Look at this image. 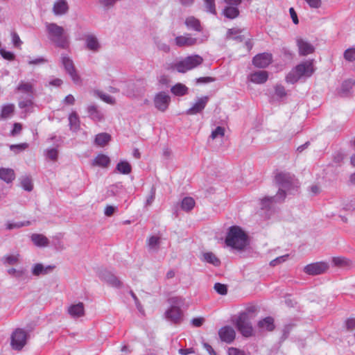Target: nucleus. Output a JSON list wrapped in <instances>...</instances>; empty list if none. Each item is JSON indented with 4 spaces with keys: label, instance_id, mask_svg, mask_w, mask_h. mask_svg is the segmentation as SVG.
Here are the masks:
<instances>
[{
    "label": "nucleus",
    "instance_id": "79ce46f5",
    "mask_svg": "<svg viewBox=\"0 0 355 355\" xmlns=\"http://www.w3.org/2000/svg\"><path fill=\"white\" fill-rule=\"evenodd\" d=\"M147 244L150 250L157 252L159 248L160 238L157 236H152L148 239Z\"/></svg>",
    "mask_w": 355,
    "mask_h": 355
},
{
    "label": "nucleus",
    "instance_id": "e2e57ef3",
    "mask_svg": "<svg viewBox=\"0 0 355 355\" xmlns=\"http://www.w3.org/2000/svg\"><path fill=\"white\" fill-rule=\"evenodd\" d=\"M228 355H245L243 350L236 347H230L227 351Z\"/></svg>",
    "mask_w": 355,
    "mask_h": 355
},
{
    "label": "nucleus",
    "instance_id": "6e6d98bb",
    "mask_svg": "<svg viewBox=\"0 0 355 355\" xmlns=\"http://www.w3.org/2000/svg\"><path fill=\"white\" fill-rule=\"evenodd\" d=\"M288 254H284L283 256H280L279 257H277L276 259L272 260L270 262V265L271 266H275L277 265H278L279 263H283L284 261H286L288 257Z\"/></svg>",
    "mask_w": 355,
    "mask_h": 355
},
{
    "label": "nucleus",
    "instance_id": "864d4df0",
    "mask_svg": "<svg viewBox=\"0 0 355 355\" xmlns=\"http://www.w3.org/2000/svg\"><path fill=\"white\" fill-rule=\"evenodd\" d=\"M214 290L220 295H224L227 293V286L220 283H216L214 284Z\"/></svg>",
    "mask_w": 355,
    "mask_h": 355
},
{
    "label": "nucleus",
    "instance_id": "c85d7f7f",
    "mask_svg": "<svg viewBox=\"0 0 355 355\" xmlns=\"http://www.w3.org/2000/svg\"><path fill=\"white\" fill-rule=\"evenodd\" d=\"M33 98L34 97L24 98L21 96L18 103L19 107L24 110L25 112H31L34 105Z\"/></svg>",
    "mask_w": 355,
    "mask_h": 355
},
{
    "label": "nucleus",
    "instance_id": "1a4fd4ad",
    "mask_svg": "<svg viewBox=\"0 0 355 355\" xmlns=\"http://www.w3.org/2000/svg\"><path fill=\"white\" fill-rule=\"evenodd\" d=\"M180 299L178 297H173L170 299V302L173 305L166 311V317L168 320L174 323H179L182 320V312L180 307L176 306L179 303Z\"/></svg>",
    "mask_w": 355,
    "mask_h": 355
},
{
    "label": "nucleus",
    "instance_id": "338daca9",
    "mask_svg": "<svg viewBox=\"0 0 355 355\" xmlns=\"http://www.w3.org/2000/svg\"><path fill=\"white\" fill-rule=\"evenodd\" d=\"M205 322V318L202 317L195 318L191 320V324L193 327H200Z\"/></svg>",
    "mask_w": 355,
    "mask_h": 355
},
{
    "label": "nucleus",
    "instance_id": "de8ad7c7",
    "mask_svg": "<svg viewBox=\"0 0 355 355\" xmlns=\"http://www.w3.org/2000/svg\"><path fill=\"white\" fill-rule=\"evenodd\" d=\"M21 185L22 188L27 191H31L33 188L31 179L27 176L23 177L21 178Z\"/></svg>",
    "mask_w": 355,
    "mask_h": 355
},
{
    "label": "nucleus",
    "instance_id": "423d86ee",
    "mask_svg": "<svg viewBox=\"0 0 355 355\" xmlns=\"http://www.w3.org/2000/svg\"><path fill=\"white\" fill-rule=\"evenodd\" d=\"M250 319L249 313L243 312L240 313L236 321L237 329L245 337H250L253 335V328Z\"/></svg>",
    "mask_w": 355,
    "mask_h": 355
},
{
    "label": "nucleus",
    "instance_id": "680f3d73",
    "mask_svg": "<svg viewBox=\"0 0 355 355\" xmlns=\"http://www.w3.org/2000/svg\"><path fill=\"white\" fill-rule=\"evenodd\" d=\"M214 81H215V78L212 77H201L196 80L197 84H207Z\"/></svg>",
    "mask_w": 355,
    "mask_h": 355
},
{
    "label": "nucleus",
    "instance_id": "8fccbe9b",
    "mask_svg": "<svg viewBox=\"0 0 355 355\" xmlns=\"http://www.w3.org/2000/svg\"><path fill=\"white\" fill-rule=\"evenodd\" d=\"M225 135V128L221 126H218L211 132L210 137L215 139L218 137H223Z\"/></svg>",
    "mask_w": 355,
    "mask_h": 355
},
{
    "label": "nucleus",
    "instance_id": "4c0bfd02",
    "mask_svg": "<svg viewBox=\"0 0 355 355\" xmlns=\"http://www.w3.org/2000/svg\"><path fill=\"white\" fill-rule=\"evenodd\" d=\"M195 205L196 202L193 198L185 197L181 202V209L186 212H189L193 209Z\"/></svg>",
    "mask_w": 355,
    "mask_h": 355
},
{
    "label": "nucleus",
    "instance_id": "a18cd8bd",
    "mask_svg": "<svg viewBox=\"0 0 355 355\" xmlns=\"http://www.w3.org/2000/svg\"><path fill=\"white\" fill-rule=\"evenodd\" d=\"M204 7L207 12L216 14L215 0H203Z\"/></svg>",
    "mask_w": 355,
    "mask_h": 355
},
{
    "label": "nucleus",
    "instance_id": "7ed1b4c3",
    "mask_svg": "<svg viewBox=\"0 0 355 355\" xmlns=\"http://www.w3.org/2000/svg\"><path fill=\"white\" fill-rule=\"evenodd\" d=\"M247 235L241 227L232 226L227 232L225 243L232 248L242 250L247 245Z\"/></svg>",
    "mask_w": 355,
    "mask_h": 355
},
{
    "label": "nucleus",
    "instance_id": "ea45409f",
    "mask_svg": "<svg viewBox=\"0 0 355 355\" xmlns=\"http://www.w3.org/2000/svg\"><path fill=\"white\" fill-rule=\"evenodd\" d=\"M116 171L124 175H128L132 171V166L127 161H120L116 167Z\"/></svg>",
    "mask_w": 355,
    "mask_h": 355
},
{
    "label": "nucleus",
    "instance_id": "0eeeda50",
    "mask_svg": "<svg viewBox=\"0 0 355 355\" xmlns=\"http://www.w3.org/2000/svg\"><path fill=\"white\" fill-rule=\"evenodd\" d=\"M61 62L65 71L69 75L73 82L75 84H80L81 83V78L75 68L73 60L67 55H62Z\"/></svg>",
    "mask_w": 355,
    "mask_h": 355
},
{
    "label": "nucleus",
    "instance_id": "c03bdc74",
    "mask_svg": "<svg viewBox=\"0 0 355 355\" xmlns=\"http://www.w3.org/2000/svg\"><path fill=\"white\" fill-rule=\"evenodd\" d=\"M110 162V158L103 154H100L96 157V158L94 160V164L102 166V167H107Z\"/></svg>",
    "mask_w": 355,
    "mask_h": 355
},
{
    "label": "nucleus",
    "instance_id": "052dcab7",
    "mask_svg": "<svg viewBox=\"0 0 355 355\" xmlns=\"http://www.w3.org/2000/svg\"><path fill=\"white\" fill-rule=\"evenodd\" d=\"M0 54L4 59L8 60H13L15 58V55L13 53L10 51H6L3 49H0Z\"/></svg>",
    "mask_w": 355,
    "mask_h": 355
},
{
    "label": "nucleus",
    "instance_id": "393cba45",
    "mask_svg": "<svg viewBox=\"0 0 355 355\" xmlns=\"http://www.w3.org/2000/svg\"><path fill=\"white\" fill-rule=\"evenodd\" d=\"M268 78V72L266 71H259L251 73L249 79L251 82L257 84H262L266 82Z\"/></svg>",
    "mask_w": 355,
    "mask_h": 355
},
{
    "label": "nucleus",
    "instance_id": "9b49d317",
    "mask_svg": "<svg viewBox=\"0 0 355 355\" xmlns=\"http://www.w3.org/2000/svg\"><path fill=\"white\" fill-rule=\"evenodd\" d=\"M329 268L328 263L324 261L315 262L306 265L304 272L309 275H318L325 272Z\"/></svg>",
    "mask_w": 355,
    "mask_h": 355
},
{
    "label": "nucleus",
    "instance_id": "f3484780",
    "mask_svg": "<svg viewBox=\"0 0 355 355\" xmlns=\"http://www.w3.org/2000/svg\"><path fill=\"white\" fill-rule=\"evenodd\" d=\"M33 82L20 81L16 87V92L26 95V97H34L35 89Z\"/></svg>",
    "mask_w": 355,
    "mask_h": 355
},
{
    "label": "nucleus",
    "instance_id": "b1692460",
    "mask_svg": "<svg viewBox=\"0 0 355 355\" xmlns=\"http://www.w3.org/2000/svg\"><path fill=\"white\" fill-rule=\"evenodd\" d=\"M127 89L125 91V94L127 96L131 98H135L142 95L144 93V88H138L137 84L129 83L127 85Z\"/></svg>",
    "mask_w": 355,
    "mask_h": 355
},
{
    "label": "nucleus",
    "instance_id": "20e7f679",
    "mask_svg": "<svg viewBox=\"0 0 355 355\" xmlns=\"http://www.w3.org/2000/svg\"><path fill=\"white\" fill-rule=\"evenodd\" d=\"M46 30L49 38L55 44L62 49H66L68 46V38L64 34V28L55 23H46Z\"/></svg>",
    "mask_w": 355,
    "mask_h": 355
},
{
    "label": "nucleus",
    "instance_id": "3c124183",
    "mask_svg": "<svg viewBox=\"0 0 355 355\" xmlns=\"http://www.w3.org/2000/svg\"><path fill=\"white\" fill-rule=\"evenodd\" d=\"M344 58L346 60L352 62L355 60V48H350L345 51Z\"/></svg>",
    "mask_w": 355,
    "mask_h": 355
},
{
    "label": "nucleus",
    "instance_id": "13d9d810",
    "mask_svg": "<svg viewBox=\"0 0 355 355\" xmlns=\"http://www.w3.org/2000/svg\"><path fill=\"white\" fill-rule=\"evenodd\" d=\"M275 90V94L280 98H283L286 96V89H285L284 87L281 85H276Z\"/></svg>",
    "mask_w": 355,
    "mask_h": 355
},
{
    "label": "nucleus",
    "instance_id": "2f4dec72",
    "mask_svg": "<svg viewBox=\"0 0 355 355\" xmlns=\"http://www.w3.org/2000/svg\"><path fill=\"white\" fill-rule=\"evenodd\" d=\"M80 119L76 112H71L69 116V125L70 130L76 132L80 129Z\"/></svg>",
    "mask_w": 355,
    "mask_h": 355
},
{
    "label": "nucleus",
    "instance_id": "09e8293b",
    "mask_svg": "<svg viewBox=\"0 0 355 355\" xmlns=\"http://www.w3.org/2000/svg\"><path fill=\"white\" fill-rule=\"evenodd\" d=\"M123 190V186L122 183L118 182L115 184L110 186L108 192L112 196H117Z\"/></svg>",
    "mask_w": 355,
    "mask_h": 355
},
{
    "label": "nucleus",
    "instance_id": "69168bd1",
    "mask_svg": "<svg viewBox=\"0 0 355 355\" xmlns=\"http://www.w3.org/2000/svg\"><path fill=\"white\" fill-rule=\"evenodd\" d=\"M156 45L159 50L164 52L168 53L170 51L169 46L166 43L162 42L161 41H156Z\"/></svg>",
    "mask_w": 355,
    "mask_h": 355
},
{
    "label": "nucleus",
    "instance_id": "f704fd0d",
    "mask_svg": "<svg viewBox=\"0 0 355 355\" xmlns=\"http://www.w3.org/2000/svg\"><path fill=\"white\" fill-rule=\"evenodd\" d=\"M87 112L89 116L94 121H99L103 119V114L97 109L96 105H89L87 107Z\"/></svg>",
    "mask_w": 355,
    "mask_h": 355
},
{
    "label": "nucleus",
    "instance_id": "6e6552de",
    "mask_svg": "<svg viewBox=\"0 0 355 355\" xmlns=\"http://www.w3.org/2000/svg\"><path fill=\"white\" fill-rule=\"evenodd\" d=\"M28 334L22 329H17L11 336V345L15 350H21L26 344Z\"/></svg>",
    "mask_w": 355,
    "mask_h": 355
},
{
    "label": "nucleus",
    "instance_id": "a878e982",
    "mask_svg": "<svg viewBox=\"0 0 355 355\" xmlns=\"http://www.w3.org/2000/svg\"><path fill=\"white\" fill-rule=\"evenodd\" d=\"M69 6L65 0H59L56 1L53 8V11L55 15H62L67 12Z\"/></svg>",
    "mask_w": 355,
    "mask_h": 355
},
{
    "label": "nucleus",
    "instance_id": "0e129e2a",
    "mask_svg": "<svg viewBox=\"0 0 355 355\" xmlns=\"http://www.w3.org/2000/svg\"><path fill=\"white\" fill-rule=\"evenodd\" d=\"M312 8H319L321 6V0H304Z\"/></svg>",
    "mask_w": 355,
    "mask_h": 355
},
{
    "label": "nucleus",
    "instance_id": "5701e85b",
    "mask_svg": "<svg viewBox=\"0 0 355 355\" xmlns=\"http://www.w3.org/2000/svg\"><path fill=\"white\" fill-rule=\"evenodd\" d=\"M257 327L260 331H273L275 327L273 318L268 316L262 320H260L258 322Z\"/></svg>",
    "mask_w": 355,
    "mask_h": 355
},
{
    "label": "nucleus",
    "instance_id": "c9c22d12",
    "mask_svg": "<svg viewBox=\"0 0 355 355\" xmlns=\"http://www.w3.org/2000/svg\"><path fill=\"white\" fill-rule=\"evenodd\" d=\"M185 24L189 28H191L196 31H201V25L200 21L196 17H189L185 20Z\"/></svg>",
    "mask_w": 355,
    "mask_h": 355
},
{
    "label": "nucleus",
    "instance_id": "473e14b6",
    "mask_svg": "<svg viewBox=\"0 0 355 355\" xmlns=\"http://www.w3.org/2000/svg\"><path fill=\"white\" fill-rule=\"evenodd\" d=\"M31 240L34 244L39 247H45L49 245V239L42 234H33L31 236Z\"/></svg>",
    "mask_w": 355,
    "mask_h": 355
},
{
    "label": "nucleus",
    "instance_id": "58836bf2",
    "mask_svg": "<svg viewBox=\"0 0 355 355\" xmlns=\"http://www.w3.org/2000/svg\"><path fill=\"white\" fill-rule=\"evenodd\" d=\"M223 13L227 18L232 19L239 15V10L238 7L227 6L224 8Z\"/></svg>",
    "mask_w": 355,
    "mask_h": 355
},
{
    "label": "nucleus",
    "instance_id": "e433bc0d",
    "mask_svg": "<svg viewBox=\"0 0 355 355\" xmlns=\"http://www.w3.org/2000/svg\"><path fill=\"white\" fill-rule=\"evenodd\" d=\"M4 265H16L20 262V254L19 253L6 255L2 258Z\"/></svg>",
    "mask_w": 355,
    "mask_h": 355
},
{
    "label": "nucleus",
    "instance_id": "9d476101",
    "mask_svg": "<svg viewBox=\"0 0 355 355\" xmlns=\"http://www.w3.org/2000/svg\"><path fill=\"white\" fill-rule=\"evenodd\" d=\"M153 103L156 109L165 112L171 103V96L165 92H159L155 94Z\"/></svg>",
    "mask_w": 355,
    "mask_h": 355
},
{
    "label": "nucleus",
    "instance_id": "c756f323",
    "mask_svg": "<svg viewBox=\"0 0 355 355\" xmlns=\"http://www.w3.org/2000/svg\"><path fill=\"white\" fill-rule=\"evenodd\" d=\"M15 178V172L11 168H0V179L7 183L11 182Z\"/></svg>",
    "mask_w": 355,
    "mask_h": 355
},
{
    "label": "nucleus",
    "instance_id": "ddd939ff",
    "mask_svg": "<svg viewBox=\"0 0 355 355\" xmlns=\"http://www.w3.org/2000/svg\"><path fill=\"white\" fill-rule=\"evenodd\" d=\"M272 60V55L269 53L257 54L252 59L253 64L258 68H266Z\"/></svg>",
    "mask_w": 355,
    "mask_h": 355
},
{
    "label": "nucleus",
    "instance_id": "dca6fc26",
    "mask_svg": "<svg viewBox=\"0 0 355 355\" xmlns=\"http://www.w3.org/2000/svg\"><path fill=\"white\" fill-rule=\"evenodd\" d=\"M220 339L226 343H232L236 337L235 330L230 326L221 327L218 331Z\"/></svg>",
    "mask_w": 355,
    "mask_h": 355
},
{
    "label": "nucleus",
    "instance_id": "4be33fe9",
    "mask_svg": "<svg viewBox=\"0 0 355 355\" xmlns=\"http://www.w3.org/2000/svg\"><path fill=\"white\" fill-rule=\"evenodd\" d=\"M175 44L180 47L191 46L197 44L198 40L191 37L189 35L178 36L175 39Z\"/></svg>",
    "mask_w": 355,
    "mask_h": 355
},
{
    "label": "nucleus",
    "instance_id": "f8f14e48",
    "mask_svg": "<svg viewBox=\"0 0 355 355\" xmlns=\"http://www.w3.org/2000/svg\"><path fill=\"white\" fill-rule=\"evenodd\" d=\"M209 101L208 96L198 98L192 106L186 111L187 115H195L201 113Z\"/></svg>",
    "mask_w": 355,
    "mask_h": 355
},
{
    "label": "nucleus",
    "instance_id": "603ef678",
    "mask_svg": "<svg viewBox=\"0 0 355 355\" xmlns=\"http://www.w3.org/2000/svg\"><path fill=\"white\" fill-rule=\"evenodd\" d=\"M47 158L52 161H56L58 159V151L56 148L47 149L45 152Z\"/></svg>",
    "mask_w": 355,
    "mask_h": 355
},
{
    "label": "nucleus",
    "instance_id": "49530a36",
    "mask_svg": "<svg viewBox=\"0 0 355 355\" xmlns=\"http://www.w3.org/2000/svg\"><path fill=\"white\" fill-rule=\"evenodd\" d=\"M31 224L30 221H24V222H17L12 223L10 221H8L6 224L7 230H12V229H18L24 226H28Z\"/></svg>",
    "mask_w": 355,
    "mask_h": 355
},
{
    "label": "nucleus",
    "instance_id": "aec40b11",
    "mask_svg": "<svg viewBox=\"0 0 355 355\" xmlns=\"http://www.w3.org/2000/svg\"><path fill=\"white\" fill-rule=\"evenodd\" d=\"M67 313L73 318H78L85 315V306L83 302L70 305L67 309Z\"/></svg>",
    "mask_w": 355,
    "mask_h": 355
},
{
    "label": "nucleus",
    "instance_id": "774afa93",
    "mask_svg": "<svg viewBox=\"0 0 355 355\" xmlns=\"http://www.w3.org/2000/svg\"><path fill=\"white\" fill-rule=\"evenodd\" d=\"M11 36H12V40L13 44L17 47L20 46V45L21 44V41L18 34L15 32H12L11 33Z\"/></svg>",
    "mask_w": 355,
    "mask_h": 355
},
{
    "label": "nucleus",
    "instance_id": "bf43d9fd",
    "mask_svg": "<svg viewBox=\"0 0 355 355\" xmlns=\"http://www.w3.org/2000/svg\"><path fill=\"white\" fill-rule=\"evenodd\" d=\"M28 147V144L26 143H23L17 145H10V148L11 150L15 152H19L25 150Z\"/></svg>",
    "mask_w": 355,
    "mask_h": 355
},
{
    "label": "nucleus",
    "instance_id": "37998d69",
    "mask_svg": "<svg viewBox=\"0 0 355 355\" xmlns=\"http://www.w3.org/2000/svg\"><path fill=\"white\" fill-rule=\"evenodd\" d=\"M111 139V137L107 133H100L96 136L94 143L97 146H103L107 144Z\"/></svg>",
    "mask_w": 355,
    "mask_h": 355
},
{
    "label": "nucleus",
    "instance_id": "412c9836",
    "mask_svg": "<svg viewBox=\"0 0 355 355\" xmlns=\"http://www.w3.org/2000/svg\"><path fill=\"white\" fill-rule=\"evenodd\" d=\"M54 268L55 266H44L42 263H35L31 268V272L33 276L38 277L51 272Z\"/></svg>",
    "mask_w": 355,
    "mask_h": 355
},
{
    "label": "nucleus",
    "instance_id": "f03ea898",
    "mask_svg": "<svg viewBox=\"0 0 355 355\" xmlns=\"http://www.w3.org/2000/svg\"><path fill=\"white\" fill-rule=\"evenodd\" d=\"M313 60H306L297 64L286 76L287 83L294 84L302 78H309L314 73Z\"/></svg>",
    "mask_w": 355,
    "mask_h": 355
},
{
    "label": "nucleus",
    "instance_id": "4468645a",
    "mask_svg": "<svg viewBox=\"0 0 355 355\" xmlns=\"http://www.w3.org/2000/svg\"><path fill=\"white\" fill-rule=\"evenodd\" d=\"M98 277L113 287L121 288L122 286V282L114 275L106 270L100 271Z\"/></svg>",
    "mask_w": 355,
    "mask_h": 355
},
{
    "label": "nucleus",
    "instance_id": "72a5a7b5",
    "mask_svg": "<svg viewBox=\"0 0 355 355\" xmlns=\"http://www.w3.org/2000/svg\"><path fill=\"white\" fill-rule=\"evenodd\" d=\"M171 92L175 96H182L188 94L189 88L182 83H177L171 88Z\"/></svg>",
    "mask_w": 355,
    "mask_h": 355
},
{
    "label": "nucleus",
    "instance_id": "f257e3e1",
    "mask_svg": "<svg viewBox=\"0 0 355 355\" xmlns=\"http://www.w3.org/2000/svg\"><path fill=\"white\" fill-rule=\"evenodd\" d=\"M276 184L279 186V191L276 196L272 197H265L261 201V208L266 209L270 207L273 202H279L284 200L286 192L290 193L297 191L299 182L295 176L287 173H279L276 175L275 178Z\"/></svg>",
    "mask_w": 355,
    "mask_h": 355
},
{
    "label": "nucleus",
    "instance_id": "39448f33",
    "mask_svg": "<svg viewBox=\"0 0 355 355\" xmlns=\"http://www.w3.org/2000/svg\"><path fill=\"white\" fill-rule=\"evenodd\" d=\"M203 62V58L199 55H192L171 64L170 69L179 73H186Z\"/></svg>",
    "mask_w": 355,
    "mask_h": 355
},
{
    "label": "nucleus",
    "instance_id": "4d7b16f0",
    "mask_svg": "<svg viewBox=\"0 0 355 355\" xmlns=\"http://www.w3.org/2000/svg\"><path fill=\"white\" fill-rule=\"evenodd\" d=\"M99 97L105 103L111 104V105H114L116 102L115 98L114 97L111 96L110 95L106 94L101 93L99 94Z\"/></svg>",
    "mask_w": 355,
    "mask_h": 355
},
{
    "label": "nucleus",
    "instance_id": "2eb2a0df",
    "mask_svg": "<svg viewBox=\"0 0 355 355\" xmlns=\"http://www.w3.org/2000/svg\"><path fill=\"white\" fill-rule=\"evenodd\" d=\"M296 43L298 47L299 55L301 56L308 55L315 51L314 46L304 39L297 38Z\"/></svg>",
    "mask_w": 355,
    "mask_h": 355
},
{
    "label": "nucleus",
    "instance_id": "6ab92c4d",
    "mask_svg": "<svg viewBox=\"0 0 355 355\" xmlns=\"http://www.w3.org/2000/svg\"><path fill=\"white\" fill-rule=\"evenodd\" d=\"M331 263L333 266L343 269L351 268L354 265L352 260L343 256L332 257Z\"/></svg>",
    "mask_w": 355,
    "mask_h": 355
},
{
    "label": "nucleus",
    "instance_id": "bb28decb",
    "mask_svg": "<svg viewBox=\"0 0 355 355\" xmlns=\"http://www.w3.org/2000/svg\"><path fill=\"white\" fill-rule=\"evenodd\" d=\"M85 42L87 48L91 51H97L101 47L97 38L94 35H86Z\"/></svg>",
    "mask_w": 355,
    "mask_h": 355
},
{
    "label": "nucleus",
    "instance_id": "a211bd4d",
    "mask_svg": "<svg viewBox=\"0 0 355 355\" xmlns=\"http://www.w3.org/2000/svg\"><path fill=\"white\" fill-rule=\"evenodd\" d=\"M7 272L11 277L17 279L19 281L28 282L31 279L27 270L23 267H20L19 268H9L7 270Z\"/></svg>",
    "mask_w": 355,
    "mask_h": 355
},
{
    "label": "nucleus",
    "instance_id": "cd10ccee",
    "mask_svg": "<svg viewBox=\"0 0 355 355\" xmlns=\"http://www.w3.org/2000/svg\"><path fill=\"white\" fill-rule=\"evenodd\" d=\"M355 84V81L352 79H348L345 80L340 87L339 90V93L343 96H348L353 89V87Z\"/></svg>",
    "mask_w": 355,
    "mask_h": 355
},
{
    "label": "nucleus",
    "instance_id": "5fc2aeb1",
    "mask_svg": "<svg viewBox=\"0 0 355 355\" xmlns=\"http://www.w3.org/2000/svg\"><path fill=\"white\" fill-rule=\"evenodd\" d=\"M155 191H156L155 188L154 187H152V188L150 189V195L148 196V198L146 200V203H145L146 207L150 206L152 205V203L153 202L155 198Z\"/></svg>",
    "mask_w": 355,
    "mask_h": 355
},
{
    "label": "nucleus",
    "instance_id": "a19ab883",
    "mask_svg": "<svg viewBox=\"0 0 355 355\" xmlns=\"http://www.w3.org/2000/svg\"><path fill=\"white\" fill-rule=\"evenodd\" d=\"M202 257L203 261L215 266H218L220 264L219 259L212 252H205L202 254Z\"/></svg>",
    "mask_w": 355,
    "mask_h": 355
},
{
    "label": "nucleus",
    "instance_id": "7c9ffc66",
    "mask_svg": "<svg viewBox=\"0 0 355 355\" xmlns=\"http://www.w3.org/2000/svg\"><path fill=\"white\" fill-rule=\"evenodd\" d=\"M15 109V105L12 103L3 105L1 107V110L0 113V120L6 119L7 118L10 117L13 114Z\"/></svg>",
    "mask_w": 355,
    "mask_h": 355
}]
</instances>
